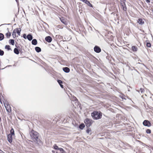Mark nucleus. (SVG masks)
Masks as SVG:
<instances>
[{
  "instance_id": "nucleus-1",
  "label": "nucleus",
  "mask_w": 153,
  "mask_h": 153,
  "mask_svg": "<svg viewBox=\"0 0 153 153\" xmlns=\"http://www.w3.org/2000/svg\"><path fill=\"white\" fill-rule=\"evenodd\" d=\"M38 133L33 130L31 131L30 133V135L31 139L33 141L36 142L38 139Z\"/></svg>"
},
{
  "instance_id": "nucleus-2",
  "label": "nucleus",
  "mask_w": 153,
  "mask_h": 153,
  "mask_svg": "<svg viewBox=\"0 0 153 153\" xmlns=\"http://www.w3.org/2000/svg\"><path fill=\"white\" fill-rule=\"evenodd\" d=\"M102 114L100 112L95 111L91 114V116L95 120L100 119L101 118Z\"/></svg>"
},
{
  "instance_id": "nucleus-3",
  "label": "nucleus",
  "mask_w": 153,
  "mask_h": 153,
  "mask_svg": "<svg viewBox=\"0 0 153 153\" xmlns=\"http://www.w3.org/2000/svg\"><path fill=\"white\" fill-rule=\"evenodd\" d=\"M84 123L87 127H89L92 124L91 120L88 119H86L84 121Z\"/></svg>"
},
{
  "instance_id": "nucleus-4",
  "label": "nucleus",
  "mask_w": 153,
  "mask_h": 153,
  "mask_svg": "<svg viewBox=\"0 0 153 153\" xmlns=\"http://www.w3.org/2000/svg\"><path fill=\"white\" fill-rule=\"evenodd\" d=\"M4 104L7 111L8 112H9L10 110V104H9L8 102L7 101H5L4 102Z\"/></svg>"
},
{
  "instance_id": "nucleus-5",
  "label": "nucleus",
  "mask_w": 153,
  "mask_h": 153,
  "mask_svg": "<svg viewBox=\"0 0 153 153\" xmlns=\"http://www.w3.org/2000/svg\"><path fill=\"white\" fill-rule=\"evenodd\" d=\"M143 124L144 126L148 127H150L151 126L150 123L147 120H144L143 123Z\"/></svg>"
},
{
  "instance_id": "nucleus-6",
  "label": "nucleus",
  "mask_w": 153,
  "mask_h": 153,
  "mask_svg": "<svg viewBox=\"0 0 153 153\" xmlns=\"http://www.w3.org/2000/svg\"><path fill=\"white\" fill-rule=\"evenodd\" d=\"M60 19L61 21L65 25H67L68 23V22L67 19H65L64 17H62L60 18Z\"/></svg>"
},
{
  "instance_id": "nucleus-7",
  "label": "nucleus",
  "mask_w": 153,
  "mask_h": 153,
  "mask_svg": "<svg viewBox=\"0 0 153 153\" xmlns=\"http://www.w3.org/2000/svg\"><path fill=\"white\" fill-rule=\"evenodd\" d=\"M10 135L12 136V138L11 139V137H10V143L12 141V136H14V131L13 128H12L10 130Z\"/></svg>"
},
{
  "instance_id": "nucleus-8",
  "label": "nucleus",
  "mask_w": 153,
  "mask_h": 153,
  "mask_svg": "<svg viewBox=\"0 0 153 153\" xmlns=\"http://www.w3.org/2000/svg\"><path fill=\"white\" fill-rule=\"evenodd\" d=\"M94 50L95 52L97 53L100 52L101 51L100 48L97 46H96L94 47Z\"/></svg>"
},
{
  "instance_id": "nucleus-9",
  "label": "nucleus",
  "mask_w": 153,
  "mask_h": 153,
  "mask_svg": "<svg viewBox=\"0 0 153 153\" xmlns=\"http://www.w3.org/2000/svg\"><path fill=\"white\" fill-rule=\"evenodd\" d=\"M45 40L48 42H51L52 40V39L50 36H48L45 38Z\"/></svg>"
},
{
  "instance_id": "nucleus-10",
  "label": "nucleus",
  "mask_w": 153,
  "mask_h": 153,
  "mask_svg": "<svg viewBox=\"0 0 153 153\" xmlns=\"http://www.w3.org/2000/svg\"><path fill=\"white\" fill-rule=\"evenodd\" d=\"M14 30H16V32L17 33V34L19 36L20 35V32L21 31V29L20 28H16Z\"/></svg>"
},
{
  "instance_id": "nucleus-11",
  "label": "nucleus",
  "mask_w": 153,
  "mask_h": 153,
  "mask_svg": "<svg viewBox=\"0 0 153 153\" xmlns=\"http://www.w3.org/2000/svg\"><path fill=\"white\" fill-rule=\"evenodd\" d=\"M63 70L66 73H68L70 71V69L68 67L63 68Z\"/></svg>"
},
{
  "instance_id": "nucleus-12",
  "label": "nucleus",
  "mask_w": 153,
  "mask_h": 153,
  "mask_svg": "<svg viewBox=\"0 0 153 153\" xmlns=\"http://www.w3.org/2000/svg\"><path fill=\"white\" fill-rule=\"evenodd\" d=\"M27 38L28 40L31 41L33 38L32 36L30 34H28L27 36Z\"/></svg>"
},
{
  "instance_id": "nucleus-13",
  "label": "nucleus",
  "mask_w": 153,
  "mask_h": 153,
  "mask_svg": "<svg viewBox=\"0 0 153 153\" xmlns=\"http://www.w3.org/2000/svg\"><path fill=\"white\" fill-rule=\"evenodd\" d=\"M132 50L134 52L137 51V48L135 46H132L131 48Z\"/></svg>"
},
{
  "instance_id": "nucleus-14",
  "label": "nucleus",
  "mask_w": 153,
  "mask_h": 153,
  "mask_svg": "<svg viewBox=\"0 0 153 153\" xmlns=\"http://www.w3.org/2000/svg\"><path fill=\"white\" fill-rule=\"evenodd\" d=\"M138 22L141 25H143L144 23V21H143L142 19H138Z\"/></svg>"
},
{
  "instance_id": "nucleus-15",
  "label": "nucleus",
  "mask_w": 153,
  "mask_h": 153,
  "mask_svg": "<svg viewBox=\"0 0 153 153\" xmlns=\"http://www.w3.org/2000/svg\"><path fill=\"white\" fill-rule=\"evenodd\" d=\"M32 43L33 45H36L37 44V41L35 39H33L32 41Z\"/></svg>"
},
{
  "instance_id": "nucleus-16",
  "label": "nucleus",
  "mask_w": 153,
  "mask_h": 153,
  "mask_svg": "<svg viewBox=\"0 0 153 153\" xmlns=\"http://www.w3.org/2000/svg\"><path fill=\"white\" fill-rule=\"evenodd\" d=\"M57 82H58V83H59V84L60 85V86H61V87L62 88H63V86L61 84L62 83V82L60 80H59L57 81Z\"/></svg>"
},
{
  "instance_id": "nucleus-17",
  "label": "nucleus",
  "mask_w": 153,
  "mask_h": 153,
  "mask_svg": "<svg viewBox=\"0 0 153 153\" xmlns=\"http://www.w3.org/2000/svg\"><path fill=\"white\" fill-rule=\"evenodd\" d=\"M35 50L37 52H39L41 51V48H40L37 47L35 48Z\"/></svg>"
},
{
  "instance_id": "nucleus-18",
  "label": "nucleus",
  "mask_w": 153,
  "mask_h": 153,
  "mask_svg": "<svg viewBox=\"0 0 153 153\" xmlns=\"http://www.w3.org/2000/svg\"><path fill=\"white\" fill-rule=\"evenodd\" d=\"M12 35L14 38H15L16 36V30H14L13 31Z\"/></svg>"
},
{
  "instance_id": "nucleus-19",
  "label": "nucleus",
  "mask_w": 153,
  "mask_h": 153,
  "mask_svg": "<svg viewBox=\"0 0 153 153\" xmlns=\"http://www.w3.org/2000/svg\"><path fill=\"white\" fill-rule=\"evenodd\" d=\"M86 4H87L88 6L90 7H92V5L90 3V2L88 1L87 0H86L85 2Z\"/></svg>"
},
{
  "instance_id": "nucleus-20",
  "label": "nucleus",
  "mask_w": 153,
  "mask_h": 153,
  "mask_svg": "<svg viewBox=\"0 0 153 153\" xmlns=\"http://www.w3.org/2000/svg\"><path fill=\"white\" fill-rule=\"evenodd\" d=\"M14 52L16 54H18L19 53V51L16 48H15L14 50Z\"/></svg>"
},
{
  "instance_id": "nucleus-21",
  "label": "nucleus",
  "mask_w": 153,
  "mask_h": 153,
  "mask_svg": "<svg viewBox=\"0 0 153 153\" xmlns=\"http://www.w3.org/2000/svg\"><path fill=\"white\" fill-rule=\"evenodd\" d=\"M91 129L90 128H88L86 131V132L88 134H91Z\"/></svg>"
},
{
  "instance_id": "nucleus-22",
  "label": "nucleus",
  "mask_w": 153,
  "mask_h": 153,
  "mask_svg": "<svg viewBox=\"0 0 153 153\" xmlns=\"http://www.w3.org/2000/svg\"><path fill=\"white\" fill-rule=\"evenodd\" d=\"M85 127L84 124H82L80 125L79 126V127L81 129H83V128Z\"/></svg>"
},
{
  "instance_id": "nucleus-23",
  "label": "nucleus",
  "mask_w": 153,
  "mask_h": 153,
  "mask_svg": "<svg viewBox=\"0 0 153 153\" xmlns=\"http://www.w3.org/2000/svg\"><path fill=\"white\" fill-rule=\"evenodd\" d=\"M4 38L3 35L1 33H0V40H1Z\"/></svg>"
},
{
  "instance_id": "nucleus-24",
  "label": "nucleus",
  "mask_w": 153,
  "mask_h": 153,
  "mask_svg": "<svg viewBox=\"0 0 153 153\" xmlns=\"http://www.w3.org/2000/svg\"><path fill=\"white\" fill-rule=\"evenodd\" d=\"M53 147L54 149L56 150H59V148H58V146L56 145H55L53 146Z\"/></svg>"
},
{
  "instance_id": "nucleus-25",
  "label": "nucleus",
  "mask_w": 153,
  "mask_h": 153,
  "mask_svg": "<svg viewBox=\"0 0 153 153\" xmlns=\"http://www.w3.org/2000/svg\"><path fill=\"white\" fill-rule=\"evenodd\" d=\"M10 43L12 45H14L15 44L14 40L13 39H11L10 40Z\"/></svg>"
},
{
  "instance_id": "nucleus-26",
  "label": "nucleus",
  "mask_w": 153,
  "mask_h": 153,
  "mask_svg": "<svg viewBox=\"0 0 153 153\" xmlns=\"http://www.w3.org/2000/svg\"><path fill=\"white\" fill-rule=\"evenodd\" d=\"M59 150L62 153H64L65 152V151L62 148H59Z\"/></svg>"
},
{
  "instance_id": "nucleus-27",
  "label": "nucleus",
  "mask_w": 153,
  "mask_h": 153,
  "mask_svg": "<svg viewBox=\"0 0 153 153\" xmlns=\"http://www.w3.org/2000/svg\"><path fill=\"white\" fill-rule=\"evenodd\" d=\"M4 51L0 49V55H3L4 54Z\"/></svg>"
},
{
  "instance_id": "nucleus-28",
  "label": "nucleus",
  "mask_w": 153,
  "mask_h": 153,
  "mask_svg": "<svg viewBox=\"0 0 153 153\" xmlns=\"http://www.w3.org/2000/svg\"><path fill=\"white\" fill-rule=\"evenodd\" d=\"M146 132L148 134H150L151 132V131L150 130L148 129L146 131Z\"/></svg>"
},
{
  "instance_id": "nucleus-29",
  "label": "nucleus",
  "mask_w": 153,
  "mask_h": 153,
  "mask_svg": "<svg viewBox=\"0 0 153 153\" xmlns=\"http://www.w3.org/2000/svg\"><path fill=\"white\" fill-rule=\"evenodd\" d=\"M5 48L6 49H7L8 50H10V46L7 45L5 46Z\"/></svg>"
},
{
  "instance_id": "nucleus-30",
  "label": "nucleus",
  "mask_w": 153,
  "mask_h": 153,
  "mask_svg": "<svg viewBox=\"0 0 153 153\" xmlns=\"http://www.w3.org/2000/svg\"><path fill=\"white\" fill-rule=\"evenodd\" d=\"M146 46L148 47H150L151 46V44L149 43H147L146 44Z\"/></svg>"
},
{
  "instance_id": "nucleus-31",
  "label": "nucleus",
  "mask_w": 153,
  "mask_h": 153,
  "mask_svg": "<svg viewBox=\"0 0 153 153\" xmlns=\"http://www.w3.org/2000/svg\"><path fill=\"white\" fill-rule=\"evenodd\" d=\"M6 35L8 38H9L10 37V33H7L6 34Z\"/></svg>"
},
{
  "instance_id": "nucleus-32",
  "label": "nucleus",
  "mask_w": 153,
  "mask_h": 153,
  "mask_svg": "<svg viewBox=\"0 0 153 153\" xmlns=\"http://www.w3.org/2000/svg\"><path fill=\"white\" fill-rule=\"evenodd\" d=\"M23 37L25 39H26L27 38V36L25 34H24L23 35Z\"/></svg>"
},
{
  "instance_id": "nucleus-33",
  "label": "nucleus",
  "mask_w": 153,
  "mask_h": 153,
  "mask_svg": "<svg viewBox=\"0 0 153 153\" xmlns=\"http://www.w3.org/2000/svg\"><path fill=\"white\" fill-rule=\"evenodd\" d=\"M9 134L8 135V136H7V139H8V141L10 142V138H9Z\"/></svg>"
},
{
  "instance_id": "nucleus-34",
  "label": "nucleus",
  "mask_w": 153,
  "mask_h": 153,
  "mask_svg": "<svg viewBox=\"0 0 153 153\" xmlns=\"http://www.w3.org/2000/svg\"><path fill=\"white\" fill-rule=\"evenodd\" d=\"M0 153H4V152L2 151L0 149Z\"/></svg>"
},
{
  "instance_id": "nucleus-35",
  "label": "nucleus",
  "mask_w": 153,
  "mask_h": 153,
  "mask_svg": "<svg viewBox=\"0 0 153 153\" xmlns=\"http://www.w3.org/2000/svg\"><path fill=\"white\" fill-rule=\"evenodd\" d=\"M81 1H83V2H85L86 1V0H80Z\"/></svg>"
},
{
  "instance_id": "nucleus-36",
  "label": "nucleus",
  "mask_w": 153,
  "mask_h": 153,
  "mask_svg": "<svg viewBox=\"0 0 153 153\" xmlns=\"http://www.w3.org/2000/svg\"><path fill=\"white\" fill-rule=\"evenodd\" d=\"M81 1H83V2H85L86 1V0H80Z\"/></svg>"
},
{
  "instance_id": "nucleus-37",
  "label": "nucleus",
  "mask_w": 153,
  "mask_h": 153,
  "mask_svg": "<svg viewBox=\"0 0 153 153\" xmlns=\"http://www.w3.org/2000/svg\"><path fill=\"white\" fill-rule=\"evenodd\" d=\"M147 2H150V1L149 0H146Z\"/></svg>"
},
{
  "instance_id": "nucleus-38",
  "label": "nucleus",
  "mask_w": 153,
  "mask_h": 153,
  "mask_svg": "<svg viewBox=\"0 0 153 153\" xmlns=\"http://www.w3.org/2000/svg\"><path fill=\"white\" fill-rule=\"evenodd\" d=\"M9 61V60H7L6 61V62H8Z\"/></svg>"
},
{
  "instance_id": "nucleus-39",
  "label": "nucleus",
  "mask_w": 153,
  "mask_h": 153,
  "mask_svg": "<svg viewBox=\"0 0 153 153\" xmlns=\"http://www.w3.org/2000/svg\"><path fill=\"white\" fill-rule=\"evenodd\" d=\"M1 120V118L0 117V120Z\"/></svg>"
},
{
  "instance_id": "nucleus-40",
  "label": "nucleus",
  "mask_w": 153,
  "mask_h": 153,
  "mask_svg": "<svg viewBox=\"0 0 153 153\" xmlns=\"http://www.w3.org/2000/svg\"><path fill=\"white\" fill-rule=\"evenodd\" d=\"M16 1H17V0H16Z\"/></svg>"
},
{
  "instance_id": "nucleus-41",
  "label": "nucleus",
  "mask_w": 153,
  "mask_h": 153,
  "mask_svg": "<svg viewBox=\"0 0 153 153\" xmlns=\"http://www.w3.org/2000/svg\"><path fill=\"white\" fill-rule=\"evenodd\" d=\"M152 110H153V109H152Z\"/></svg>"
}]
</instances>
